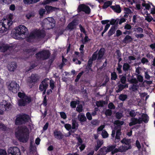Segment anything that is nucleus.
<instances>
[{"label": "nucleus", "mask_w": 155, "mask_h": 155, "mask_svg": "<svg viewBox=\"0 0 155 155\" xmlns=\"http://www.w3.org/2000/svg\"><path fill=\"white\" fill-rule=\"evenodd\" d=\"M118 21L119 20L117 19L116 20L114 19H112L110 21V23L111 25H114L115 24L116 22H118Z\"/></svg>", "instance_id": "obj_61"}, {"label": "nucleus", "mask_w": 155, "mask_h": 155, "mask_svg": "<svg viewBox=\"0 0 155 155\" xmlns=\"http://www.w3.org/2000/svg\"><path fill=\"white\" fill-rule=\"evenodd\" d=\"M77 102L76 101H72L71 103V106L73 108H74L76 107Z\"/></svg>", "instance_id": "obj_53"}, {"label": "nucleus", "mask_w": 155, "mask_h": 155, "mask_svg": "<svg viewBox=\"0 0 155 155\" xmlns=\"http://www.w3.org/2000/svg\"><path fill=\"white\" fill-rule=\"evenodd\" d=\"M132 26L128 24H126L124 27V29L127 30H130Z\"/></svg>", "instance_id": "obj_57"}, {"label": "nucleus", "mask_w": 155, "mask_h": 155, "mask_svg": "<svg viewBox=\"0 0 155 155\" xmlns=\"http://www.w3.org/2000/svg\"><path fill=\"white\" fill-rule=\"evenodd\" d=\"M78 124L76 122V120L74 119H73L72 120V129L75 130V131H76L78 127Z\"/></svg>", "instance_id": "obj_28"}, {"label": "nucleus", "mask_w": 155, "mask_h": 155, "mask_svg": "<svg viewBox=\"0 0 155 155\" xmlns=\"http://www.w3.org/2000/svg\"><path fill=\"white\" fill-rule=\"evenodd\" d=\"M0 155H7V153L5 150L2 149H0Z\"/></svg>", "instance_id": "obj_64"}, {"label": "nucleus", "mask_w": 155, "mask_h": 155, "mask_svg": "<svg viewBox=\"0 0 155 155\" xmlns=\"http://www.w3.org/2000/svg\"><path fill=\"white\" fill-rule=\"evenodd\" d=\"M54 134L55 137L58 139H61L63 137V135L61 133L57 130H55L54 132Z\"/></svg>", "instance_id": "obj_22"}, {"label": "nucleus", "mask_w": 155, "mask_h": 155, "mask_svg": "<svg viewBox=\"0 0 155 155\" xmlns=\"http://www.w3.org/2000/svg\"><path fill=\"white\" fill-rule=\"evenodd\" d=\"M104 48L101 49L98 52L96 51L93 54L92 58L93 60H95L96 59L100 60L104 54Z\"/></svg>", "instance_id": "obj_9"}, {"label": "nucleus", "mask_w": 155, "mask_h": 155, "mask_svg": "<svg viewBox=\"0 0 155 155\" xmlns=\"http://www.w3.org/2000/svg\"><path fill=\"white\" fill-rule=\"evenodd\" d=\"M45 12V10L44 9H41L39 11V14L41 16H42Z\"/></svg>", "instance_id": "obj_50"}, {"label": "nucleus", "mask_w": 155, "mask_h": 155, "mask_svg": "<svg viewBox=\"0 0 155 155\" xmlns=\"http://www.w3.org/2000/svg\"><path fill=\"white\" fill-rule=\"evenodd\" d=\"M121 134L120 129H118L116 131V136L115 138L114 142L115 143L119 141Z\"/></svg>", "instance_id": "obj_23"}, {"label": "nucleus", "mask_w": 155, "mask_h": 155, "mask_svg": "<svg viewBox=\"0 0 155 155\" xmlns=\"http://www.w3.org/2000/svg\"><path fill=\"white\" fill-rule=\"evenodd\" d=\"M18 96L19 97L23 99H24V97L25 96H27L25 95V94L24 93L20 92L18 93Z\"/></svg>", "instance_id": "obj_51"}, {"label": "nucleus", "mask_w": 155, "mask_h": 155, "mask_svg": "<svg viewBox=\"0 0 155 155\" xmlns=\"http://www.w3.org/2000/svg\"><path fill=\"white\" fill-rule=\"evenodd\" d=\"M116 116L117 118L120 119L122 117V114L121 113L117 112L116 114Z\"/></svg>", "instance_id": "obj_58"}, {"label": "nucleus", "mask_w": 155, "mask_h": 155, "mask_svg": "<svg viewBox=\"0 0 155 155\" xmlns=\"http://www.w3.org/2000/svg\"><path fill=\"white\" fill-rule=\"evenodd\" d=\"M50 55V54L48 51L43 50L37 53L36 57L40 59L45 60L48 59Z\"/></svg>", "instance_id": "obj_6"}, {"label": "nucleus", "mask_w": 155, "mask_h": 155, "mask_svg": "<svg viewBox=\"0 0 155 155\" xmlns=\"http://www.w3.org/2000/svg\"><path fill=\"white\" fill-rule=\"evenodd\" d=\"M111 79L112 80H115L116 79V78H117V76L116 73L114 72L111 73Z\"/></svg>", "instance_id": "obj_49"}, {"label": "nucleus", "mask_w": 155, "mask_h": 155, "mask_svg": "<svg viewBox=\"0 0 155 155\" xmlns=\"http://www.w3.org/2000/svg\"><path fill=\"white\" fill-rule=\"evenodd\" d=\"M39 77L36 74H32L30 78L29 82L30 83H35L39 80Z\"/></svg>", "instance_id": "obj_20"}, {"label": "nucleus", "mask_w": 155, "mask_h": 155, "mask_svg": "<svg viewBox=\"0 0 155 155\" xmlns=\"http://www.w3.org/2000/svg\"><path fill=\"white\" fill-rule=\"evenodd\" d=\"M12 16L10 15L7 18L3 19L0 22V33L7 31L13 23Z\"/></svg>", "instance_id": "obj_3"}, {"label": "nucleus", "mask_w": 155, "mask_h": 155, "mask_svg": "<svg viewBox=\"0 0 155 155\" xmlns=\"http://www.w3.org/2000/svg\"><path fill=\"white\" fill-rule=\"evenodd\" d=\"M142 122V119L140 118L138 119L135 118H132L131 119V122L130 123L129 126H131L136 124H139Z\"/></svg>", "instance_id": "obj_18"}, {"label": "nucleus", "mask_w": 155, "mask_h": 155, "mask_svg": "<svg viewBox=\"0 0 155 155\" xmlns=\"http://www.w3.org/2000/svg\"><path fill=\"white\" fill-rule=\"evenodd\" d=\"M30 119V118L28 115H18L15 120V124L17 125L21 124L28 121Z\"/></svg>", "instance_id": "obj_5"}, {"label": "nucleus", "mask_w": 155, "mask_h": 155, "mask_svg": "<svg viewBox=\"0 0 155 155\" xmlns=\"http://www.w3.org/2000/svg\"><path fill=\"white\" fill-rule=\"evenodd\" d=\"M75 54L78 56L80 57V58H82L83 56V52L81 51L80 53L78 52H75Z\"/></svg>", "instance_id": "obj_42"}, {"label": "nucleus", "mask_w": 155, "mask_h": 155, "mask_svg": "<svg viewBox=\"0 0 155 155\" xmlns=\"http://www.w3.org/2000/svg\"><path fill=\"white\" fill-rule=\"evenodd\" d=\"M116 147V145H112L107 147H103L101 148L100 151V153L104 155L106 154L107 153L110 151H111V153L112 154V151L114 150V149Z\"/></svg>", "instance_id": "obj_8"}, {"label": "nucleus", "mask_w": 155, "mask_h": 155, "mask_svg": "<svg viewBox=\"0 0 155 155\" xmlns=\"http://www.w3.org/2000/svg\"><path fill=\"white\" fill-rule=\"evenodd\" d=\"M127 98V96L126 94H120L119 97V98L123 101H125Z\"/></svg>", "instance_id": "obj_36"}, {"label": "nucleus", "mask_w": 155, "mask_h": 155, "mask_svg": "<svg viewBox=\"0 0 155 155\" xmlns=\"http://www.w3.org/2000/svg\"><path fill=\"white\" fill-rule=\"evenodd\" d=\"M130 116L131 117H134L136 115V113L134 110H131L129 112Z\"/></svg>", "instance_id": "obj_47"}, {"label": "nucleus", "mask_w": 155, "mask_h": 155, "mask_svg": "<svg viewBox=\"0 0 155 155\" xmlns=\"http://www.w3.org/2000/svg\"><path fill=\"white\" fill-rule=\"evenodd\" d=\"M131 148V146H126V145L121 146L118 149L115 148L114 149V150L112 151V154H113L118 152H125L128 149H130Z\"/></svg>", "instance_id": "obj_11"}, {"label": "nucleus", "mask_w": 155, "mask_h": 155, "mask_svg": "<svg viewBox=\"0 0 155 155\" xmlns=\"http://www.w3.org/2000/svg\"><path fill=\"white\" fill-rule=\"evenodd\" d=\"M78 119L81 122H84L86 121L87 119L84 114L81 113L78 115Z\"/></svg>", "instance_id": "obj_24"}, {"label": "nucleus", "mask_w": 155, "mask_h": 155, "mask_svg": "<svg viewBox=\"0 0 155 155\" xmlns=\"http://www.w3.org/2000/svg\"><path fill=\"white\" fill-rule=\"evenodd\" d=\"M126 81V78L124 76H122L120 79V81L122 84H125Z\"/></svg>", "instance_id": "obj_63"}, {"label": "nucleus", "mask_w": 155, "mask_h": 155, "mask_svg": "<svg viewBox=\"0 0 155 155\" xmlns=\"http://www.w3.org/2000/svg\"><path fill=\"white\" fill-rule=\"evenodd\" d=\"M78 25V22L76 20H74L69 23L67 26L66 30L71 31L76 28V25Z\"/></svg>", "instance_id": "obj_17"}, {"label": "nucleus", "mask_w": 155, "mask_h": 155, "mask_svg": "<svg viewBox=\"0 0 155 155\" xmlns=\"http://www.w3.org/2000/svg\"><path fill=\"white\" fill-rule=\"evenodd\" d=\"M130 90L132 91H134L137 90V87L136 85L133 84L131 87L129 88Z\"/></svg>", "instance_id": "obj_41"}, {"label": "nucleus", "mask_w": 155, "mask_h": 155, "mask_svg": "<svg viewBox=\"0 0 155 155\" xmlns=\"http://www.w3.org/2000/svg\"><path fill=\"white\" fill-rule=\"evenodd\" d=\"M112 4V2L110 1H108L105 2L103 5V8H105L110 6Z\"/></svg>", "instance_id": "obj_37"}, {"label": "nucleus", "mask_w": 155, "mask_h": 155, "mask_svg": "<svg viewBox=\"0 0 155 155\" xmlns=\"http://www.w3.org/2000/svg\"><path fill=\"white\" fill-rule=\"evenodd\" d=\"M116 29L117 28L116 26L114 25L111 26L110 29L108 32V36H110L112 35L115 32Z\"/></svg>", "instance_id": "obj_25"}, {"label": "nucleus", "mask_w": 155, "mask_h": 155, "mask_svg": "<svg viewBox=\"0 0 155 155\" xmlns=\"http://www.w3.org/2000/svg\"><path fill=\"white\" fill-rule=\"evenodd\" d=\"M48 79H45L41 82L39 87V89L41 91H42L44 90H46L48 86Z\"/></svg>", "instance_id": "obj_15"}, {"label": "nucleus", "mask_w": 155, "mask_h": 155, "mask_svg": "<svg viewBox=\"0 0 155 155\" xmlns=\"http://www.w3.org/2000/svg\"><path fill=\"white\" fill-rule=\"evenodd\" d=\"M50 87L52 90L53 89L54 87V81L52 80L50 81Z\"/></svg>", "instance_id": "obj_44"}, {"label": "nucleus", "mask_w": 155, "mask_h": 155, "mask_svg": "<svg viewBox=\"0 0 155 155\" xmlns=\"http://www.w3.org/2000/svg\"><path fill=\"white\" fill-rule=\"evenodd\" d=\"M8 152V155H20L19 149L17 147H10Z\"/></svg>", "instance_id": "obj_12"}, {"label": "nucleus", "mask_w": 155, "mask_h": 155, "mask_svg": "<svg viewBox=\"0 0 155 155\" xmlns=\"http://www.w3.org/2000/svg\"><path fill=\"white\" fill-rule=\"evenodd\" d=\"M124 122L123 121H120L119 120L115 121L114 122V124L117 126L118 129H120V126L124 124Z\"/></svg>", "instance_id": "obj_30"}, {"label": "nucleus", "mask_w": 155, "mask_h": 155, "mask_svg": "<svg viewBox=\"0 0 155 155\" xmlns=\"http://www.w3.org/2000/svg\"><path fill=\"white\" fill-rule=\"evenodd\" d=\"M58 0H46L43 2V4L44 5L49 4V3L53 2H55Z\"/></svg>", "instance_id": "obj_46"}, {"label": "nucleus", "mask_w": 155, "mask_h": 155, "mask_svg": "<svg viewBox=\"0 0 155 155\" xmlns=\"http://www.w3.org/2000/svg\"><path fill=\"white\" fill-rule=\"evenodd\" d=\"M17 67V65L15 62H10L8 64L7 68L8 71L11 72H13Z\"/></svg>", "instance_id": "obj_19"}, {"label": "nucleus", "mask_w": 155, "mask_h": 155, "mask_svg": "<svg viewBox=\"0 0 155 155\" xmlns=\"http://www.w3.org/2000/svg\"><path fill=\"white\" fill-rule=\"evenodd\" d=\"M141 117H142L141 118L142 119V122L143 121L145 123L147 122L149 120V117L147 114H143Z\"/></svg>", "instance_id": "obj_34"}, {"label": "nucleus", "mask_w": 155, "mask_h": 155, "mask_svg": "<svg viewBox=\"0 0 155 155\" xmlns=\"http://www.w3.org/2000/svg\"><path fill=\"white\" fill-rule=\"evenodd\" d=\"M11 106V104L9 103H8L5 101H3L0 104L1 110H2L3 112L4 110L9 109Z\"/></svg>", "instance_id": "obj_13"}, {"label": "nucleus", "mask_w": 155, "mask_h": 155, "mask_svg": "<svg viewBox=\"0 0 155 155\" xmlns=\"http://www.w3.org/2000/svg\"><path fill=\"white\" fill-rule=\"evenodd\" d=\"M60 115L62 118L65 119L67 118V116L66 114L64 112H60Z\"/></svg>", "instance_id": "obj_43"}, {"label": "nucleus", "mask_w": 155, "mask_h": 155, "mask_svg": "<svg viewBox=\"0 0 155 155\" xmlns=\"http://www.w3.org/2000/svg\"><path fill=\"white\" fill-rule=\"evenodd\" d=\"M137 79L140 82H142L143 81V77L140 75H138L137 76Z\"/></svg>", "instance_id": "obj_55"}, {"label": "nucleus", "mask_w": 155, "mask_h": 155, "mask_svg": "<svg viewBox=\"0 0 155 155\" xmlns=\"http://www.w3.org/2000/svg\"><path fill=\"white\" fill-rule=\"evenodd\" d=\"M28 32L27 28L23 25H20L12 30L11 34L12 37L14 39H23Z\"/></svg>", "instance_id": "obj_2"}, {"label": "nucleus", "mask_w": 155, "mask_h": 155, "mask_svg": "<svg viewBox=\"0 0 155 155\" xmlns=\"http://www.w3.org/2000/svg\"><path fill=\"white\" fill-rule=\"evenodd\" d=\"M109 21L108 20H103L101 21V23L102 24L104 25L107 24L105 27L104 30L102 33V36L103 35V34L107 31L108 28L110 27V24H107Z\"/></svg>", "instance_id": "obj_21"}, {"label": "nucleus", "mask_w": 155, "mask_h": 155, "mask_svg": "<svg viewBox=\"0 0 155 155\" xmlns=\"http://www.w3.org/2000/svg\"><path fill=\"white\" fill-rule=\"evenodd\" d=\"M97 145L101 147L103 143V140H97Z\"/></svg>", "instance_id": "obj_54"}, {"label": "nucleus", "mask_w": 155, "mask_h": 155, "mask_svg": "<svg viewBox=\"0 0 155 155\" xmlns=\"http://www.w3.org/2000/svg\"><path fill=\"white\" fill-rule=\"evenodd\" d=\"M96 105L98 107H102L103 105L106 104V102L103 101H96Z\"/></svg>", "instance_id": "obj_31"}, {"label": "nucleus", "mask_w": 155, "mask_h": 155, "mask_svg": "<svg viewBox=\"0 0 155 155\" xmlns=\"http://www.w3.org/2000/svg\"><path fill=\"white\" fill-rule=\"evenodd\" d=\"M54 20L52 18L48 17L45 19L43 21V23H48L50 25V26H48V28L51 29L53 28L54 26Z\"/></svg>", "instance_id": "obj_16"}, {"label": "nucleus", "mask_w": 155, "mask_h": 155, "mask_svg": "<svg viewBox=\"0 0 155 155\" xmlns=\"http://www.w3.org/2000/svg\"><path fill=\"white\" fill-rule=\"evenodd\" d=\"M78 10L79 12L83 11L87 14H89L91 11L89 7L84 4L80 5L78 7Z\"/></svg>", "instance_id": "obj_14"}, {"label": "nucleus", "mask_w": 155, "mask_h": 155, "mask_svg": "<svg viewBox=\"0 0 155 155\" xmlns=\"http://www.w3.org/2000/svg\"><path fill=\"white\" fill-rule=\"evenodd\" d=\"M130 68V65L127 63H124L123 65V69L124 71H128Z\"/></svg>", "instance_id": "obj_35"}, {"label": "nucleus", "mask_w": 155, "mask_h": 155, "mask_svg": "<svg viewBox=\"0 0 155 155\" xmlns=\"http://www.w3.org/2000/svg\"><path fill=\"white\" fill-rule=\"evenodd\" d=\"M64 127L68 130H70L71 128V125L69 124H65L64 125Z\"/></svg>", "instance_id": "obj_56"}, {"label": "nucleus", "mask_w": 155, "mask_h": 155, "mask_svg": "<svg viewBox=\"0 0 155 155\" xmlns=\"http://www.w3.org/2000/svg\"><path fill=\"white\" fill-rule=\"evenodd\" d=\"M110 7L114 12L117 13H119L121 12L120 8L119 5H117L115 6H112Z\"/></svg>", "instance_id": "obj_27"}, {"label": "nucleus", "mask_w": 155, "mask_h": 155, "mask_svg": "<svg viewBox=\"0 0 155 155\" xmlns=\"http://www.w3.org/2000/svg\"><path fill=\"white\" fill-rule=\"evenodd\" d=\"M45 8L47 12H52L53 11L55 10L56 8L51 7L49 5H46L45 7Z\"/></svg>", "instance_id": "obj_29"}, {"label": "nucleus", "mask_w": 155, "mask_h": 155, "mask_svg": "<svg viewBox=\"0 0 155 155\" xmlns=\"http://www.w3.org/2000/svg\"><path fill=\"white\" fill-rule=\"evenodd\" d=\"M134 31L138 33H142L143 32V29L140 27H137L134 28Z\"/></svg>", "instance_id": "obj_40"}, {"label": "nucleus", "mask_w": 155, "mask_h": 155, "mask_svg": "<svg viewBox=\"0 0 155 155\" xmlns=\"http://www.w3.org/2000/svg\"><path fill=\"white\" fill-rule=\"evenodd\" d=\"M8 89L14 93H16L19 90L18 84L15 81L11 82L8 85Z\"/></svg>", "instance_id": "obj_7"}, {"label": "nucleus", "mask_w": 155, "mask_h": 155, "mask_svg": "<svg viewBox=\"0 0 155 155\" xmlns=\"http://www.w3.org/2000/svg\"><path fill=\"white\" fill-rule=\"evenodd\" d=\"M86 116L87 119L89 120H91L92 119V117L91 114L89 112H88L86 113Z\"/></svg>", "instance_id": "obj_52"}, {"label": "nucleus", "mask_w": 155, "mask_h": 155, "mask_svg": "<svg viewBox=\"0 0 155 155\" xmlns=\"http://www.w3.org/2000/svg\"><path fill=\"white\" fill-rule=\"evenodd\" d=\"M108 107L110 109H114L115 107L112 103H110L108 105Z\"/></svg>", "instance_id": "obj_60"}, {"label": "nucleus", "mask_w": 155, "mask_h": 155, "mask_svg": "<svg viewBox=\"0 0 155 155\" xmlns=\"http://www.w3.org/2000/svg\"><path fill=\"white\" fill-rule=\"evenodd\" d=\"M76 110L78 112H81L83 110L82 106L81 105H80L78 106L76 108Z\"/></svg>", "instance_id": "obj_45"}, {"label": "nucleus", "mask_w": 155, "mask_h": 155, "mask_svg": "<svg viewBox=\"0 0 155 155\" xmlns=\"http://www.w3.org/2000/svg\"><path fill=\"white\" fill-rule=\"evenodd\" d=\"M124 11L125 13L128 14H130L131 12V10L128 8H125Z\"/></svg>", "instance_id": "obj_59"}, {"label": "nucleus", "mask_w": 155, "mask_h": 155, "mask_svg": "<svg viewBox=\"0 0 155 155\" xmlns=\"http://www.w3.org/2000/svg\"><path fill=\"white\" fill-rule=\"evenodd\" d=\"M28 129L25 127H18L16 130L15 134L16 137L20 141L26 142L29 137Z\"/></svg>", "instance_id": "obj_1"}, {"label": "nucleus", "mask_w": 155, "mask_h": 155, "mask_svg": "<svg viewBox=\"0 0 155 155\" xmlns=\"http://www.w3.org/2000/svg\"><path fill=\"white\" fill-rule=\"evenodd\" d=\"M40 0H24V2L25 4H31L36 3Z\"/></svg>", "instance_id": "obj_33"}, {"label": "nucleus", "mask_w": 155, "mask_h": 155, "mask_svg": "<svg viewBox=\"0 0 155 155\" xmlns=\"http://www.w3.org/2000/svg\"><path fill=\"white\" fill-rule=\"evenodd\" d=\"M44 30H35L31 32L28 36L29 38H36L43 37L45 35Z\"/></svg>", "instance_id": "obj_4"}, {"label": "nucleus", "mask_w": 155, "mask_h": 155, "mask_svg": "<svg viewBox=\"0 0 155 155\" xmlns=\"http://www.w3.org/2000/svg\"><path fill=\"white\" fill-rule=\"evenodd\" d=\"M101 135L104 138H106L108 136V134L106 131L105 130H103L102 131Z\"/></svg>", "instance_id": "obj_38"}, {"label": "nucleus", "mask_w": 155, "mask_h": 155, "mask_svg": "<svg viewBox=\"0 0 155 155\" xmlns=\"http://www.w3.org/2000/svg\"><path fill=\"white\" fill-rule=\"evenodd\" d=\"M9 48L10 47L7 45H0V51L1 52H4Z\"/></svg>", "instance_id": "obj_26"}, {"label": "nucleus", "mask_w": 155, "mask_h": 155, "mask_svg": "<svg viewBox=\"0 0 155 155\" xmlns=\"http://www.w3.org/2000/svg\"><path fill=\"white\" fill-rule=\"evenodd\" d=\"M122 143L125 144L127 145L126 146H130V140L128 139H126L125 138H124L121 141Z\"/></svg>", "instance_id": "obj_32"}, {"label": "nucleus", "mask_w": 155, "mask_h": 155, "mask_svg": "<svg viewBox=\"0 0 155 155\" xmlns=\"http://www.w3.org/2000/svg\"><path fill=\"white\" fill-rule=\"evenodd\" d=\"M112 114V111L110 109L106 110L105 112V114L106 116H110Z\"/></svg>", "instance_id": "obj_48"}, {"label": "nucleus", "mask_w": 155, "mask_h": 155, "mask_svg": "<svg viewBox=\"0 0 155 155\" xmlns=\"http://www.w3.org/2000/svg\"><path fill=\"white\" fill-rule=\"evenodd\" d=\"M31 101V98L30 97L25 96L24 99L19 100L18 101V104L19 106H24Z\"/></svg>", "instance_id": "obj_10"}, {"label": "nucleus", "mask_w": 155, "mask_h": 155, "mask_svg": "<svg viewBox=\"0 0 155 155\" xmlns=\"http://www.w3.org/2000/svg\"><path fill=\"white\" fill-rule=\"evenodd\" d=\"M118 87L120 90L122 91L124 88H127L128 86L127 84L123 85L120 84L118 86Z\"/></svg>", "instance_id": "obj_39"}, {"label": "nucleus", "mask_w": 155, "mask_h": 155, "mask_svg": "<svg viewBox=\"0 0 155 155\" xmlns=\"http://www.w3.org/2000/svg\"><path fill=\"white\" fill-rule=\"evenodd\" d=\"M152 19L153 18L152 17L150 16H147L145 19L146 20L149 22H150L152 20Z\"/></svg>", "instance_id": "obj_62"}]
</instances>
